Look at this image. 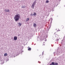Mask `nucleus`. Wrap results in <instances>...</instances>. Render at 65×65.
Wrapping results in <instances>:
<instances>
[{"label": "nucleus", "mask_w": 65, "mask_h": 65, "mask_svg": "<svg viewBox=\"0 0 65 65\" xmlns=\"http://www.w3.org/2000/svg\"><path fill=\"white\" fill-rule=\"evenodd\" d=\"M46 3H48V1H47L46 2Z\"/></svg>", "instance_id": "obj_12"}, {"label": "nucleus", "mask_w": 65, "mask_h": 65, "mask_svg": "<svg viewBox=\"0 0 65 65\" xmlns=\"http://www.w3.org/2000/svg\"><path fill=\"white\" fill-rule=\"evenodd\" d=\"M28 51H31V48H29L28 49Z\"/></svg>", "instance_id": "obj_8"}, {"label": "nucleus", "mask_w": 65, "mask_h": 65, "mask_svg": "<svg viewBox=\"0 0 65 65\" xmlns=\"http://www.w3.org/2000/svg\"><path fill=\"white\" fill-rule=\"evenodd\" d=\"M35 3H36V2H34L32 5L31 7L33 9H34V5L35 4Z\"/></svg>", "instance_id": "obj_3"}, {"label": "nucleus", "mask_w": 65, "mask_h": 65, "mask_svg": "<svg viewBox=\"0 0 65 65\" xmlns=\"http://www.w3.org/2000/svg\"><path fill=\"white\" fill-rule=\"evenodd\" d=\"M14 40H17V36H14Z\"/></svg>", "instance_id": "obj_4"}, {"label": "nucleus", "mask_w": 65, "mask_h": 65, "mask_svg": "<svg viewBox=\"0 0 65 65\" xmlns=\"http://www.w3.org/2000/svg\"><path fill=\"white\" fill-rule=\"evenodd\" d=\"M30 15L33 16V14L31 13V14H30Z\"/></svg>", "instance_id": "obj_13"}, {"label": "nucleus", "mask_w": 65, "mask_h": 65, "mask_svg": "<svg viewBox=\"0 0 65 65\" xmlns=\"http://www.w3.org/2000/svg\"><path fill=\"white\" fill-rule=\"evenodd\" d=\"M59 39H57V41H59Z\"/></svg>", "instance_id": "obj_14"}, {"label": "nucleus", "mask_w": 65, "mask_h": 65, "mask_svg": "<svg viewBox=\"0 0 65 65\" xmlns=\"http://www.w3.org/2000/svg\"><path fill=\"white\" fill-rule=\"evenodd\" d=\"M6 12H9V10L7 9V10H6Z\"/></svg>", "instance_id": "obj_9"}, {"label": "nucleus", "mask_w": 65, "mask_h": 65, "mask_svg": "<svg viewBox=\"0 0 65 65\" xmlns=\"http://www.w3.org/2000/svg\"><path fill=\"white\" fill-rule=\"evenodd\" d=\"M29 18H27V19H26V22H27V21H29Z\"/></svg>", "instance_id": "obj_10"}, {"label": "nucleus", "mask_w": 65, "mask_h": 65, "mask_svg": "<svg viewBox=\"0 0 65 65\" xmlns=\"http://www.w3.org/2000/svg\"><path fill=\"white\" fill-rule=\"evenodd\" d=\"M51 64H50V65H58V63L56 62L55 63L54 62H52L51 63Z\"/></svg>", "instance_id": "obj_2"}, {"label": "nucleus", "mask_w": 65, "mask_h": 65, "mask_svg": "<svg viewBox=\"0 0 65 65\" xmlns=\"http://www.w3.org/2000/svg\"><path fill=\"white\" fill-rule=\"evenodd\" d=\"M7 56V53H5V54H4V56Z\"/></svg>", "instance_id": "obj_11"}, {"label": "nucleus", "mask_w": 65, "mask_h": 65, "mask_svg": "<svg viewBox=\"0 0 65 65\" xmlns=\"http://www.w3.org/2000/svg\"><path fill=\"white\" fill-rule=\"evenodd\" d=\"M18 24H19V27H20V26H21L22 25V24H21L20 23H18Z\"/></svg>", "instance_id": "obj_7"}, {"label": "nucleus", "mask_w": 65, "mask_h": 65, "mask_svg": "<svg viewBox=\"0 0 65 65\" xmlns=\"http://www.w3.org/2000/svg\"><path fill=\"white\" fill-rule=\"evenodd\" d=\"M33 25L34 27H35V28H36V24L34 23Z\"/></svg>", "instance_id": "obj_5"}, {"label": "nucleus", "mask_w": 65, "mask_h": 65, "mask_svg": "<svg viewBox=\"0 0 65 65\" xmlns=\"http://www.w3.org/2000/svg\"><path fill=\"white\" fill-rule=\"evenodd\" d=\"M15 21L16 22L18 21L19 19L20 18V15L19 14L16 15L15 16V17H14Z\"/></svg>", "instance_id": "obj_1"}, {"label": "nucleus", "mask_w": 65, "mask_h": 65, "mask_svg": "<svg viewBox=\"0 0 65 65\" xmlns=\"http://www.w3.org/2000/svg\"><path fill=\"white\" fill-rule=\"evenodd\" d=\"M33 15H34V16H35L36 15V13L35 12H34L33 14Z\"/></svg>", "instance_id": "obj_6"}]
</instances>
